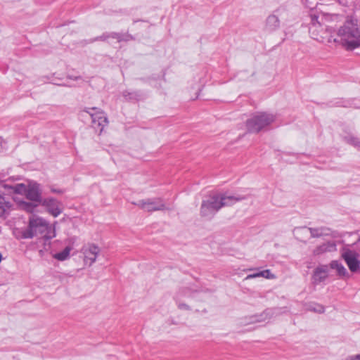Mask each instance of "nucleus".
Masks as SVG:
<instances>
[{
    "mask_svg": "<svg viewBox=\"0 0 360 360\" xmlns=\"http://www.w3.org/2000/svg\"><path fill=\"white\" fill-rule=\"evenodd\" d=\"M340 43L347 50L360 46V24L356 20H347L337 32V38L330 37L329 41Z\"/></svg>",
    "mask_w": 360,
    "mask_h": 360,
    "instance_id": "obj_1",
    "label": "nucleus"
},
{
    "mask_svg": "<svg viewBox=\"0 0 360 360\" xmlns=\"http://www.w3.org/2000/svg\"><path fill=\"white\" fill-rule=\"evenodd\" d=\"M245 198L239 195H227L226 194H215L208 196L203 200L200 207V215L203 217L212 218L223 207L231 206L237 202L245 200Z\"/></svg>",
    "mask_w": 360,
    "mask_h": 360,
    "instance_id": "obj_2",
    "label": "nucleus"
},
{
    "mask_svg": "<svg viewBox=\"0 0 360 360\" xmlns=\"http://www.w3.org/2000/svg\"><path fill=\"white\" fill-rule=\"evenodd\" d=\"M46 233L44 236L46 239H51L55 237V231L49 226V223L41 217L32 215L29 219L28 227L23 230L21 237L24 239L32 238L37 234Z\"/></svg>",
    "mask_w": 360,
    "mask_h": 360,
    "instance_id": "obj_3",
    "label": "nucleus"
},
{
    "mask_svg": "<svg viewBox=\"0 0 360 360\" xmlns=\"http://www.w3.org/2000/svg\"><path fill=\"white\" fill-rule=\"evenodd\" d=\"M274 115L267 112H257L254 114L246 122L248 130L250 132L258 133L265 129L275 121Z\"/></svg>",
    "mask_w": 360,
    "mask_h": 360,
    "instance_id": "obj_4",
    "label": "nucleus"
},
{
    "mask_svg": "<svg viewBox=\"0 0 360 360\" xmlns=\"http://www.w3.org/2000/svg\"><path fill=\"white\" fill-rule=\"evenodd\" d=\"M134 205L146 212L168 210L164 200L161 198H147L133 202Z\"/></svg>",
    "mask_w": 360,
    "mask_h": 360,
    "instance_id": "obj_5",
    "label": "nucleus"
},
{
    "mask_svg": "<svg viewBox=\"0 0 360 360\" xmlns=\"http://www.w3.org/2000/svg\"><path fill=\"white\" fill-rule=\"evenodd\" d=\"M100 251V248L95 244L88 243L84 245L81 249V252L84 255L85 264L91 266L96 262Z\"/></svg>",
    "mask_w": 360,
    "mask_h": 360,
    "instance_id": "obj_6",
    "label": "nucleus"
},
{
    "mask_svg": "<svg viewBox=\"0 0 360 360\" xmlns=\"http://www.w3.org/2000/svg\"><path fill=\"white\" fill-rule=\"evenodd\" d=\"M84 111L91 116L94 125L97 124L98 127H101L100 129V133H101L103 127L108 123L104 112L98 108H86Z\"/></svg>",
    "mask_w": 360,
    "mask_h": 360,
    "instance_id": "obj_7",
    "label": "nucleus"
},
{
    "mask_svg": "<svg viewBox=\"0 0 360 360\" xmlns=\"http://www.w3.org/2000/svg\"><path fill=\"white\" fill-rule=\"evenodd\" d=\"M133 37L127 33H119V32H105L99 37L95 38L92 41H103L110 42L111 39H115L117 42L121 41H129L131 40Z\"/></svg>",
    "mask_w": 360,
    "mask_h": 360,
    "instance_id": "obj_8",
    "label": "nucleus"
},
{
    "mask_svg": "<svg viewBox=\"0 0 360 360\" xmlns=\"http://www.w3.org/2000/svg\"><path fill=\"white\" fill-rule=\"evenodd\" d=\"M342 257L352 272H356L360 268V261L358 259L357 253L354 251L350 250H344L342 253Z\"/></svg>",
    "mask_w": 360,
    "mask_h": 360,
    "instance_id": "obj_9",
    "label": "nucleus"
},
{
    "mask_svg": "<svg viewBox=\"0 0 360 360\" xmlns=\"http://www.w3.org/2000/svg\"><path fill=\"white\" fill-rule=\"evenodd\" d=\"M46 207L47 211L53 217H58L62 212V204L53 198L44 199L41 202Z\"/></svg>",
    "mask_w": 360,
    "mask_h": 360,
    "instance_id": "obj_10",
    "label": "nucleus"
},
{
    "mask_svg": "<svg viewBox=\"0 0 360 360\" xmlns=\"http://www.w3.org/2000/svg\"><path fill=\"white\" fill-rule=\"evenodd\" d=\"M322 30L323 28L318 21L317 17L311 16V22L309 29L311 37L315 40L323 41L325 37L321 34Z\"/></svg>",
    "mask_w": 360,
    "mask_h": 360,
    "instance_id": "obj_11",
    "label": "nucleus"
},
{
    "mask_svg": "<svg viewBox=\"0 0 360 360\" xmlns=\"http://www.w3.org/2000/svg\"><path fill=\"white\" fill-rule=\"evenodd\" d=\"M25 195L27 198L32 202H41L42 201L39 184L37 183H32L28 185Z\"/></svg>",
    "mask_w": 360,
    "mask_h": 360,
    "instance_id": "obj_12",
    "label": "nucleus"
},
{
    "mask_svg": "<svg viewBox=\"0 0 360 360\" xmlns=\"http://www.w3.org/2000/svg\"><path fill=\"white\" fill-rule=\"evenodd\" d=\"M336 250V243L334 241H328L316 246L312 252L314 257L323 255L327 252H331Z\"/></svg>",
    "mask_w": 360,
    "mask_h": 360,
    "instance_id": "obj_13",
    "label": "nucleus"
},
{
    "mask_svg": "<svg viewBox=\"0 0 360 360\" xmlns=\"http://www.w3.org/2000/svg\"><path fill=\"white\" fill-rule=\"evenodd\" d=\"M328 276V269L327 266H318L314 269L312 275V281L314 284L320 283L325 281Z\"/></svg>",
    "mask_w": 360,
    "mask_h": 360,
    "instance_id": "obj_14",
    "label": "nucleus"
},
{
    "mask_svg": "<svg viewBox=\"0 0 360 360\" xmlns=\"http://www.w3.org/2000/svg\"><path fill=\"white\" fill-rule=\"evenodd\" d=\"M276 310L273 309H267L264 310L262 313L259 314H256L253 316H252L251 323H260V322H264L269 319H271L275 314H276Z\"/></svg>",
    "mask_w": 360,
    "mask_h": 360,
    "instance_id": "obj_15",
    "label": "nucleus"
},
{
    "mask_svg": "<svg viewBox=\"0 0 360 360\" xmlns=\"http://www.w3.org/2000/svg\"><path fill=\"white\" fill-rule=\"evenodd\" d=\"M325 229L324 228H307V227H302L297 229V233H309L311 234V236L312 238H319L325 234L324 233Z\"/></svg>",
    "mask_w": 360,
    "mask_h": 360,
    "instance_id": "obj_16",
    "label": "nucleus"
},
{
    "mask_svg": "<svg viewBox=\"0 0 360 360\" xmlns=\"http://www.w3.org/2000/svg\"><path fill=\"white\" fill-rule=\"evenodd\" d=\"M11 208V203L0 194V217H4L8 214Z\"/></svg>",
    "mask_w": 360,
    "mask_h": 360,
    "instance_id": "obj_17",
    "label": "nucleus"
},
{
    "mask_svg": "<svg viewBox=\"0 0 360 360\" xmlns=\"http://www.w3.org/2000/svg\"><path fill=\"white\" fill-rule=\"evenodd\" d=\"M280 22L277 15H270L266 19V27L270 30H275L279 27Z\"/></svg>",
    "mask_w": 360,
    "mask_h": 360,
    "instance_id": "obj_18",
    "label": "nucleus"
},
{
    "mask_svg": "<svg viewBox=\"0 0 360 360\" xmlns=\"http://www.w3.org/2000/svg\"><path fill=\"white\" fill-rule=\"evenodd\" d=\"M330 266L331 269L336 270L338 274L340 276H345L347 273L343 264L338 261H332Z\"/></svg>",
    "mask_w": 360,
    "mask_h": 360,
    "instance_id": "obj_19",
    "label": "nucleus"
},
{
    "mask_svg": "<svg viewBox=\"0 0 360 360\" xmlns=\"http://www.w3.org/2000/svg\"><path fill=\"white\" fill-rule=\"evenodd\" d=\"M20 207L22 210L32 213L37 207V204H35L34 202L32 201V202L22 201L20 202Z\"/></svg>",
    "mask_w": 360,
    "mask_h": 360,
    "instance_id": "obj_20",
    "label": "nucleus"
},
{
    "mask_svg": "<svg viewBox=\"0 0 360 360\" xmlns=\"http://www.w3.org/2000/svg\"><path fill=\"white\" fill-rule=\"evenodd\" d=\"M71 250L70 247H66L63 251L55 254L53 257L59 261H64L69 257Z\"/></svg>",
    "mask_w": 360,
    "mask_h": 360,
    "instance_id": "obj_21",
    "label": "nucleus"
},
{
    "mask_svg": "<svg viewBox=\"0 0 360 360\" xmlns=\"http://www.w3.org/2000/svg\"><path fill=\"white\" fill-rule=\"evenodd\" d=\"M307 309L310 311H314L319 314H322L325 311L324 307L323 305L316 304V303H311L307 306Z\"/></svg>",
    "mask_w": 360,
    "mask_h": 360,
    "instance_id": "obj_22",
    "label": "nucleus"
},
{
    "mask_svg": "<svg viewBox=\"0 0 360 360\" xmlns=\"http://www.w3.org/2000/svg\"><path fill=\"white\" fill-rule=\"evenodd\" d=\"M0 188H4L7 194L13 193V184H9L7 181L0 180Z\"/></svg>",
    "mask_w": 360,
    "mask_h": 360,
    "instance_id": "obj_23",
    "label": "nucleus"
},
{
    "mask_svg": "<svg viewBox=\"0 0 360 360\" xmlns=\"http://www.w3.org/2000/svg\"><path fill=\"white\" fill-rule=\"evenodd\" d=\"M345 139L348 143L360 148V139L359 138L352 135H348L347 136H345Z\"/></svg>",
    "mask_w": 360,
    "mask_h": 360,
    "instance_id": "obj_24",
    "label": "nucleus"
},
{
    "mask_svg": "<svg viewBox=\"0 0 360 360\" xmlns=\"http://www.w3.org/2000/svg\"><path fill=\"white\" fill-rule=\"evenodd\" d=\"M27 186L24 184H13V193L25 194Z\"/></svg>",
    "mask_w": 360,
    "mask_h": 360,
    "instance_id": "obj_25",
    "label": "nucleus"
},
{
    "mask_svg": "<svg viewBox=\"0 0 360 360\" xmlns=\"http://www.w3.org/2000/svg\"><path fill=\"white\" fill-rule=\"evenodd\" d=\"M259 277H264L269 279L275 278L276 276L273 274L271 273L269 269H266L264 271H261L259 272Z\"/></svg>",
    "mask_w": 360,
    "mask_h": 360,
    "instance_id": "obj_26",
    "label": "nucleus"
},
{
    "mask_svg": "<svg viewBox=\"0 0 360 360\" xmlns=\"http://www.w3.org/2000/svg\"><path fill=\"white\" fill-rule=\"evenodd\" d=\"M178 308L181 310H190L191 309V308L188 305H187L185 303H181V302H179L178 304Z\"/></svg>",
    "mask_w": 360,
    "mask_h": 360,
    "instance_id": "obj_27",
    "label": "nucleus"
},
{
    "mask_svg": "<svg viewBox=\"0 0 360 360\" xmlns=\"http://www.w3.org/2000/svg\"><path fill=\"white\" fill-rule=\"evenodd\" d=\"M257 277H259V272L258 273H255V274H249V275H248L245 277V280H250V279L257 278Z\"/></svg>",
    "mask_w": 360,
    "mask_h": 360,
    "instance_id": "obj_28",
    "label": "nucleus"
},
{
    "mask_svg": "<svg viewBox=\"0 0 360 360\" xmlns=\"http://www.w3.org/2000/svg\"><path fill=\"white\" fill-rule=\"evenodd\" d=\"M346 360H360V354L350 356L347 357Z\"/></svg>",
    "mask_w": 360,
    "mask_h": 360,
    "instance_id": "obj_29",
    "label": "nucleus"
},
{
    "mask_svg": "<svg viewBox=\"0 0 360 360\" xmlns=\"http://www.w3.org/2000/svg\"><path fill=\"white\" fill-rule=\"evenodd\" d=\"M183 295H185V296H186V295H188V292H187V291L186 292V291H184V290L180 291V292L177 294L176 297H177V298H180V297H181V296H183Z\"/></svg>",
    "mask_w": 360,
    "mask_h": 360,
    "instance_id": "obj_30",
    "label": "nucleus"
},
{
    "mask_svg": "<svg viewBox=\"0 0 360 360\" xmlns=\"http://www.w3.org/2000/svg\"><path fill=\"white\" fill-rule=\"evenodd\" d=\"M346 107H354V108H360L359 106L356 105V104L352 103H349L348 105H345Z\"/></svg>",
    "mask_w": 360,
    "mask_h": 360,
    "instance_id": "obj_31",
    "label": "nucleus"
},
{
    "mask_svg": "<svg viewBox=\"0 0 360 360\" xmlns=\"http://www.w3.org/2000/svg\"><path fill=\"white\" fill-rule=\"evenodd\" d=\"M69 78L71 79H77L79 77H69Z\"/></svg>",
    "mask_w": 360,
    "mask_h": 360,
    "instance_id": "obj_32",
    "label": "nucleus"
},
{
    "mask_svg": "<svg viewBox=\"0 0 360 360\" xmlns=\"http://www.w3.org/2000/svg\"><path fill=\"white\" fill-rule=\"evenodd\" d=\"M52 192H54V193H60V191L55 190V189H53V190H52Z\"/></svg>",
    "mask_w": 360,
    "mask_h": 360,
    "instance_id": "obj_33",
    "label": "nucleus"
},
{
    "mask_svg": "<svg viewBox=\"0 0 360 360\" xmlns=\"http://www.w3.org/2000/svg\"><path fill=\"white\" fill-rule=\"evenodd\" d=\"M328 30L330 32H332V28L330 27L328 29Z\"/></svg>",
    "mask_w": 360,
    "mask_h": 360,
    "instance_id": "obj_34",
    "label": "nucleus"
}]
</instances>
